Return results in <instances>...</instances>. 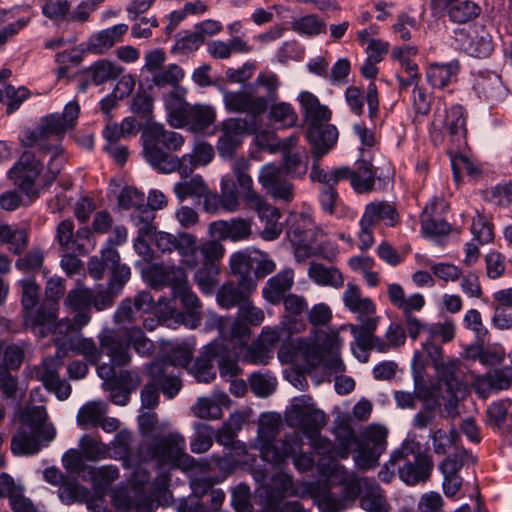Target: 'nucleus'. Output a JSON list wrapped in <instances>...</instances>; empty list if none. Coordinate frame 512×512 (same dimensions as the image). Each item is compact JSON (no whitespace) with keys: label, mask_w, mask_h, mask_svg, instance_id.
I'll return each mask as SVG.
<instances>
[{"label":"nucleus","mask_w":512,"mask_h":512,"mask_svg":"<svg viewBox=\"0 0 512 512\" xmlns=\"http://www.w3.org/2000/svg\"><path fill=\"white\" fill-rule=\"evenodd\" d=\"M92 290L76 287L64 298V306L75 315L72 319L65 318V332L78 333L91 321Z\"/></svg>","instance_id":"14"},{"label":"nucleus","mask_w":512,"mask_h":512,"mask_svg":"<svg viewBox=\"0 0 512 512\" xmlns=\"http://www.w3.org/2000/svg\"><path fill=\"white\" fill-rule=\"evenodd\" d=\"M152 282L155 287H170L172 294L178 291L180 287L189 283L185 271L181 267L174 265L155 267Z\"/></svg>","instance_id":"35"},{"label":"nucleus","mask_w":512,"mask_h":512,"mask_svg":"<svg viewBox=\"0 0 512 512\" xmlns=\"http://www.w3.org/2000/svg\"><path fill=\"white\" fill-rule=\"evenodd\" d=\"M338 445L335 453L340 458H347L350 448L357 443L354 453L356 465L363 470L376 467L382 453L387 447V429L380 425L368 426L357 441L354 430L349 426H341L336 431Z\"/></svg>","instance_id":"4"},{"label":"nucleus","mask_w":512,"mask_h":512,"mask_svg":"<svg viewBox=\"0 0 512 512\" xmlns=\"http://www.w3.org/2000/svg\"><path fill=\"white\" fill-rule=\"evenodd\" d=\"M258 180L272 198L291 202L294 198V185L288 181L280 166L267 164L262 167Z\"/></svg>","instance_id":"20"},{"label":"nucleus","mask_w":512,"mask_h":512,"mask_svg":"<svg viewBox=\"0 0 512 512\" xmlns=\"http://www.w3.org/2000/svg\"><path fill=\"white\" fill-rule=\"evenodd\" d=\"M126 24H117L92 35L87 42V51L94 54H103L119 42L127 32Z\"/></svg>","instance_id":"32"},{"label":"nucleus","mask_w":512,"mask_h":512,"mask_svg":"<svg viewBox=\"0 0 512 512\" xmlns=\"http://www.w3.org/2000/svg\"><path fill=\"white\" fill-rule=\"evenodd\" d=\"M300 349L312 367L323 366L329 374L345 371V365L340 357V339L337 332L319 330L315 333L313 343H305Z\"/></svg>","instance_id":"10"},{"label":"nucleus","mask_w":512,"mask_h":512,"mask_svg":"<svg viewBox=\"0 0 512 512\" xmlns=\"http://www.w3.org/2000/svg\"><path fill=\"white\" fill-rule=\"evenodd\" d=\"M143 155L146 161L161 173H171L179 164L173 153L184 144V137L167 130L162 124H148L142 131Z\"/></svg>","instance_id":"5"},{"label":"nucleus","mask_w":512,"mask_h":512,"mask_svg":"<svg viewBox=\"0 0 512 512\" xmlns=\"http://www.w3.org/2000/svg\"><path fill=\"white\" fill-rule=\"evenodd\" d=\"M173 295L174 299H179L186 313H181L182 322L195 328L201 321V305L197 295L191 290L189 283L180 287Z\"/></svg>","instance_id":"33"},{"label":"nucleus","mask_w":512,"mask_h":512,"mask_svg":"<svg viewBox=\"0 0 512 512\" xmlns=\"http://www.w3.org/2000/svg\"><path fill=\"white\" fill-rule=\"evenodd\" d=\"M207 185L200 175H195L189 180L178 182L174 185V193L180 201L188 197L202 198L206 193Z\"/></svg>","instance_id":"54"},{"label":"nucleus","mask_w":512,"mask_h":512,"mask_svg":"<svg viewBox=\"0 0 512 512\" xmlns=\"http://www.w3.org/2000/svg\"><path fill=\"white\" fill-rule=\"evenodd\" d=\"M364 222L367 221L375 226L380 221H388L390 226H394L397 222L398 213L396 209L385 201L371 202L365 206L362 215Z\"/></svg>","instance_id":"43"},{"label":"nucleus","mask_w":512,"mask_h":512,"mask_svg":"<svg viewBox=\"0 0 512 512\" xmlns=\"http://www.w3.org/2000/svg\"><path fill=\"white\" fill-rule=\"evenodd\" d=\"M209 354L215 356L221 377H236L240 373L238 366L239 350L225 340L209 343Z\"/></svg>","instance_id":"25"},{"label":"nucleus","mask_w":512,"mask_h":512,"mask_svg":"<svg viewBox=\"0 0 512 512\" xmlns=\"http://www.w3.org/2000/svg\"><path fill=\"white\" fill-rule=\"evenodd\" d=\"M216 119V112L210 105L195 104L190 105L183 114V120L180 125H173L174 128L188 127L195 133L204 132L211 126Z\"/></svg>","instance_id":"29"},{"label":"nucleus","mask_w":512,"mask_h":512,"mask_svg":"<svg viewBox=\"0 0 512 512\" xmlns=\"http://www.w3.org/2000/svg\"><path fill=\"white\" fill-rule=\"evenodd\" d=\"M270 102L269 120L279 123L282 127H293L296 125L298 115L292 105L287 102Z\"/></svg>","instance_id":"51"},{"label":"nucleus","mask_w":512,"mask_h":512,"mask_svg":"<svg viewBox=\"0 0 512 512\" xmlns=\"http://www.w3.org/2000/svg\"><path fill=\"white\" fill-rule=\"evenodd\" d=\"M185 439L179 433L155 435L138 448L139 458L144 462H155L158 467L194 466V458L185 453Z\"/></svg>","instance_id":"8"},{"label":"nucleus","mask_w":512,"mask_h":512,"mask_svg":"<svg viewBox=\"0 0 512 512\" xmlns=\"http://www.w3.org/2000/svg\"><path fill=\"white\" fill-rule=\"evenodd\" d=\"M0 243L8 244V250L15 255L22 254L29 244V233L23 228H13L10 225H0Z\"/></svg>","instance_id":"42"},{"label":"nucleus","mask_w":512,"mask_h":512,"mask_svg":"<svg viewBox=\"0 0 512 512\" xmlns=\"http://www.w3.org/2000/svg\"><path fill=\"white\" fill-rule=\"evenodd\" d=\"M92 231L88 226L74 231V223L70 219L62 220L56 228V240L64 252L85 255L91 243Z\"/></svg>","instance_id":"18"},{"label":"nucleus","mask_w":512,"mask_h":512,"mask_svg":"<svg viewBox=\"0 0 512 512\" xmlns=\"http://www.w3.org/2000/svg\"><path fill=\"white\" fill-rule=\"evenodd\" d=\"M287 422L291 427L300 428L309 437L317 436L326 425V415L316 408L312 397H295L287 413Z\"/></svg>","instance_id":"12"},{"label":"nucleus","mask_w":512,"mask_h":512,"mask_svg":"<svg viewBox=\"0 0 512 512\" xmlns=\"http://www.w3.org/2000/svg\"><path fill=\"white\" fill-rule=\"evenodd\" d=\"M298 100L307 122L306 138L312 146L311 153L314 158L310 178L312 181L334 188L340 181L349 179L351 169L344 166L326 171L320 167V159L333 148L338 139L337 128L328 123L332 113L308 91L301 92Z\"/></svg>","instance_id":"2"},{"label":"nucleus","mask_w":512,"mask_h":512,"mask_svg":"<svg viewBox=\"0 0 512 512\" xmlns=\"http://www.w3.org/2000/svg\"><path fill=\"white\" fill-rule=\"evenodd\" d=\"M203 43V38H201L195 28L194 31L186 30L176 35V42L171 49V53L189 54L196 51Z\"/></svg>","instance_id":"59"},{"label":"nucleus","mask_w":512,"mask_h":512,"mask_svg":"<svg viewBox=\"0 0 512 512\" xmlns=\"http://www.w3.org/2000/svg\"><path fill=\"white\" fill-rule=\"evenodd\" d=\"M276 434L275 427L271 425H262L259 427V436L265 440V444L261 450L263 459L270 463L280 464L284 462L286 458L295 454V448L288 441H280L275 445L271 444Z\"/></svg>","instance_id":"27"},{"label":"nucleus","mask_w":512,"mask_h":512,"mask_svg":"<svg viewBox=\"0 0 512 512\" xmlns=\"http://www.w3.org/2000/svg\"><path fill=\"white\" fill-rule=\"evenodd\" d=\"M434 369L439 381L445 386L446 391L452 396L457 397V393L461 391L463 386V382L458 375L459 361H443Z\"/></svg>","instance_id":"40"},{"label":"nucleus","mask_w":512,"mask_h":512,"mask_svg":"<svg viewBox=\"0 0 512 512\" xmlns=\"http://www.w3.org/2000/svg\"><path fill=\"white\" fill-rule=\"evenodd\" d=\"M376 178V169L368 160H358L356 168L351 169V176H349L352 188L360 194L369 193L374 189Z\"/></svg>","instance_id":"37"},{"label":"nucleus","mask_w":512,"mask_h":512,"mask_svg":"<svg viewBox=\"0 0 512 512\" xmlns=\"http://www.w3.org/2000/svg\"><path fill=\"white\" fill-rule=\"evenodd\" d=\"M283 173L293 178H301L307 172V156L304 151L284 149L282 155Z\"/></svg>","instance_id":"45"},{"label":"nucleus","mask_w":512,"mask_h":512,"mask_svg":"<svg viewBox=\"0 0 512 512\" xmlns=\"http://www.w3.org/2000/svg\"><path fill=\"white\" fill-rule=\"evenodd\" d=\"M100 344V357L107 356L109 363L97 366L99 377H110L113 368H122L130 364L129 341L125 330L103 329L97 336Z\"/></svg>","instance_id":"11"},{"label":"nucleus","mask_w":512,"mask_h":512,"mask_svg":"<svg viewBox=\"0 0 512 512\" xmlns=\"http://www.w3.org/2000/svg\"><path fill=\"white\" fill-rule=\"evenodd\" d=\"M62 351L57 349L55 356H49L43 359L39 366L34 368L35 378L42 382L44 388L56 395L59 400L67 399L71 394V386L59 377L61 368Z\"/></svg>","instance_id":"16"},{"label":"nucleus","mask_w":512,"mask_h":512,"mask_svg":"<svg viewBox=\"0 0 512 512\" xmlns=\"http://www.w3.org/2000/svg\"><path fill=\"white\" fill-rule=\"evenodd\" d=\"M123 72V68L107 59H99L87 69L80 71L79 91L86 92L90 84L96 86L115 80Z\"/></svg>","instance_id":"24"},{"label":"nucleus","mask_w":512,"mask_h":512,"mask_svg":"<svg viewBox=\"0 0 512 512\" xmlns=\"http://www.w3.org/2000/svg\"><path fill=\"white\" fill-rule=\"evenodd\" d=\"M400 461L404 464L397 468L399 477L408 485L426 482L434 467L432 457L422 452L420 444L415 441H404L401 447L391 454L392 466H396Z\"/></svg>","instance_id":"9"},{"label":"nucleus","mask_w":512,"mask_h":512,"mask_svg":"<svg viewBox=\"0 0 512 512\" xmlns=\"http://www.w3.org/2000/svg\"><path fill=\"white\" fill-rule=\"evenodd\" d=\"M512 383V366L493 369L485 376L476 380V385L486 384L489 388L503 390L508 389Z\"/></svg>","instance_id":"53"},{"label":"nucleus","mask_w":512,"mask_h":512,"mask_svg":"<svg viewBox=\"0 0 512 512\" xmlns=\"http://www.w3.org/2000/svg\"><path fill=\"white\" fill-rule=\"evenodd\" d=\"M481 13V7L472 0H459L445 15L454 24H466L475 20Z\"/></svg>","instance_id":"48"},{"label":"nucleus","mask_w":512,"mask_h":512,"mask_svg":"<svg viewBox=\"0 0 512 512\" xmlns=\"http://www.w3.org/2000/svg\"><path fill=\"white\" fill-rule=\"evenodd\" d=\"M213 361H215V356L209 354L208 344L188 370L194 375L198 382L210 383L216 377Z\"/></svg>","instance_id":"47"},{"label":"nucleus","mask_w":512,"mask_h":512,"mask_svg":"<svg viewBox=\"0 0 512 512\" xmlns=\"http://www.w3.org/2000/svg\"><path fill=\"white\" fill-rule=\"evenodd\" d=\"M344 305L352 312L359 315H373L376 306L370 298H364L361 295L360 288L352 283L347 284L343 293Z\"/></svg>","instance_id":"41"},{"label":"nucleus","mask_w":512,"mask_h":512,"mask_svg":"<svg viewBox=\"0 0 512 512\" xmlns=\"http://www.w3.org/2000/svg\"><path fill=\"white\" fill-rule=\"evenodd\" d=\"M187 92V89L179 84L164 96L168 122L171 126L181 124L184 112L191 105L186 101Z\"/></svg>","instance_id":"34"},{"label":"nucleus","mask_w":512,"mask_h":512,"mask_svg":"<svg viewBox=\"0 0 512 512\" xmlns=\"http://www.w3.org/2000/svg\"><path fill=\"white\" fill-rule=\"evenodd\" d=\"M105 413L106 405L104 403L88 402L78 411L77 423L83 429H87L89 426L96 427Z\"/></svg>","instance_id":"52"},{"label":"nucleus","mask_w":512,"mask_h":512,"mask_svg":"<svg viewBox=\"0 0 512 512\" xmlns=\"http://www.w3.org/2000/svg\"><path fill=\"white\" fill-rule=\"evenodd\" d=\"M294 284V275L291 269L280 271L266 282L262 289L263 298L272 305H279L290 293Z\"/></svg>","instance_id":"30"},{"label":"nucleus","mask_w":512,"mask_h":512,"mask_svg":"<svg viewBox=\"0 0 512 512\" xmlns=\"http://www.w3.org/2000/svg\"><path fill=\"white\" fill-rule=\"evenodd\" d=\"M21 427L11 439L14 455H34L56 436L51 423H46L47 412L43 406L25 408L20 414Z\"/></svg>","instance_id":"6"},{"label":"nucleus","mask_w":512,"mask_h":512,"mask_svg":"<svg viewBox=\"0 0 512 512\" xmlns=\"http://www.w3.org/2000/svg\"><path fill=\"white\" fill-rule=\"evenodd\" d=\"M44 252L40 247H32L27 252L18 255L15 267L26 274L34 275L39 272L44 264Z\"/></svg>","instance_id":"50"},{"label":"nucleus","mask_w":512,"mask_h":512,"mask_svg":"<svg viewBox=\"0 0 512 512\" xmlns=\"http://www.w3.org/2000/svg\"><path fill=\"white\" fill-rule=\"evenodd\" d=\"M153 241L162 253L177 251L181 262L189 269H196L194 280L204 294H212L218 285L220 262L225 254L224 246L217 240L197 244V238L190 233L173 235L156 232Z\"/></svg>","instance_id":"1"},{"label":"nucleus","mask_w":512,"mask_h":512,"mask_svg":"<svg viewBox=\"0 0 512 512\" xmlns=\"http://www.w3.org/2000/svg\"><path fill=\"white\" fill-rule=\"evenodd\" d=\"M281 303L286 313L283 316V324L289 325V330L298 329V319L308 307L306 299L301 295L288 293Z\"/></svg>","instance_id":"44"},{"label":"nucleus","mask_w":512,"mask_h":512,"mask_svg":"<svg viewBox=\"0 0 512 512\" xmlns=\"http://www.w3.org/2000/svg\"><path fill=\"white\" fill-rule=\"evenodd\" d=\"M249 131L246 118L231 117L219 125V137L216 145L218 154L223 159L232 160L242 146L245 135Z\"/></svg>","instance_id":"15"},{"label":"nucleus","mask_w":512,"mask_h":512,"mask_svg":"<svg viewBox=\"0 0 512 512\" xmlns=\"http://www.w3.org/2000/svg\"><path fill=\"white\" fill-rule=\"evenodd\" d=\"M433 450L437 455H445L451 446H456L460 439L458 431L452 427L449 432L437 429L431 432Z\"/></svg>","instance_id":"60"},{"label":"nucleus","mask_w":512,"mask_h":512,"mask_svg":"<svg viewBox=\"0 0 512 512\" xmlns=\"http://www.w3.org/2000/svg\"><path fill=\"white\" fill-rule=\"evenodd\" d=\"M459 68L457 60L449 63H432L427 70V80L433 87L443 89L457 80Z\"/></svg>","instance_id":"38"},{"label":"nucleus","mask_w":512,"mask_h":512,"mask_svg":"<svg viewBox=\"0 0 512 512\" xmlns=\"http://www.w3.org/2000/svg\"><path fill=\"white\" fill-rule=\"evenodd\" d=\"M193 357V349L187 343L173 345L166 355L158 361H166L171 365V369L175 367L188 368Z\"/></svg>","instance_id":"57"},{"label":"nucleus","mask_w":512,"mask_h":512,"mask_svg":"<svg viewBox=\"0 0 512 512\" xmlns=\"http://www.w3.org/2000/svg\"><path fill=\"white\" fill-rule=\"evenodd\" d=\"M442 355L443 350L439 345H436L432 341L423 343L422 350L415 351L413 356L412 371L415 378L421 377L428 364H431L435 368L443 362Z\"/></svg>","instance_id":"36"},{"label":"nucleus","mask_w":512,"mask_h":512,"mask_svg":"<svg viewBox=\"0 0 512 512\" xmlns=\"http://www.w3.org/2000/svg\"><path fill=\"white\" fill-rule=\"evenodd\" d=\"M184 75V70L179 65L169 64L165 69H160L151 75V80L158 88L166 86H171L173 88L179 85L180 81L184 78Z\"/></svg>","instance_id":"58"},{"label":"nucleus","mask_w":512,"mask_h":512,"mask_svg":"<svg viewBox=\"0 0 512 512\" xmlns=\"http://www.w3.org/2000/svg\"><path fill=\"white\" fill-rule=\"evenodd\" d=\"M92 231L88 226L74 231V223L70 219L62 220L56 228V240L64 252L85 255L91 243Z\"/></svg>","instance_id":"17"},{"label":"nucleus","mask_w":512,"mask_h":512,"mask_svg":"<svg viewBox=\"0 0 512 512\" xmlns=\"http://www.w3.org/2000/svg\"><path fill=\"white\" fill-rule=\"evenodd\" d=\"M309 278L320 286L338 289L344 284V277L336 267H327L322 263L312 262L308 269Z\"/></svg>","instance_id":"39"},{"label":"nucleus","mask_w":512,"mask_h":512,"mask_svg":"<svg viewBox=\"0 0 512 512\" xmlns=\"http://www.w3.org/2000/svg\"><path fill=\"white\" fill-rule=\"evenodd\" d=\"M280 84L275 73H259L243 89L223 93L225 108L231 113H246L255 120L268 110L270 102L278 99Z\"/></svg>","instance_id":"3"},{"label":"nucleus","mask_w":512,"mask_h":512,"mask_svg":"<svg viewBox=\"0 0 512 512\" xmlns=\"http://www.w3.org/2000/svg\"><path fill=\"white\" fill-rule=\"evenodd\" d=\"M195 437L190 443L193 453L200 454L208 451L213 444V429L205 423H195Z\"/></svg>","instance_id":"63"},{"label":"nucleus","mask_w":512,"mask_h":512,"mask_svg":"<svg viewBox=\"0 0 512 512\" xmlns=\"http://www.w3.org/2000/svg\"><path fill=\"white\" fill-rule=\"evenodd\" d=\"M220 195L222 198L224 211L234 212L238 210L241 193L237 189L236 183L231 177L225 176L221 179Z\"/></svg>","instance_id":"61"},{"label":"nucleus","mask_w":512,"mask_h":512,"mask_svg":"<svg viewBox=\"0 0 512 512\" xmlns=\"http://www.w3.org/2000/svg\"><path fill=\"white\" fill-rule=\"evenodd\" d=\"M292 29L308 36H315L326 31V23L316 15H305L292 22Z\"/></svg>","instance_id":"62"},{"label":"nucleus","mask_w":512,"mask_h":512,"mask_svg":"<svg viewBox=\"0 0 512 512\" xmlns=\"http://www.w3.org/2000/svg\"><path fill=\"white\" fill-rule=\"evenodd\" d=\"M0 490L2 495L9 500L13 512H38L33 502L24 495V487L16 484L8 473L0 474Z\"/></svg>","instance_id":"28"},{"label":"nucleus","mask_w":512,"mask_h":512,"mask_svg":"<svg viewBox=\"0 0 512 512\" xmlns=\"http://www.w3.org/2000/svg\"><path fill=\"white\" fill-rule=\"evenodd\" d=\"M360 506L367 512L390 511V505L379 485L371 486L365 490L360 498Z\"/></svg>","instance_id":"49"},{"label":"nucleus","mask_w":512,"mask_h":512,"mask_svg":"<svg viewBox=\"0 0 512 512\" xmlns=\"http://www.w3.org/2000/svg\"><path fill=\"white\" fill-rule=\"evenodd\" d=\"M108 271L110 272V277L107 287H109L114 294H121L124 286L130 280V267L126 264H121L119 260L114 265H111Z\"/></svg>","instance_id":"64"},{"label":"nucleus","mask_w":512,"mask_h":512,"mask_svg":"<svg viewBox=\"0 0 512 512\" xmlns=\"http://www.w3.org/2000/svg\"><path fill=\"white\" fill-rule=\"evenodd\" d=\"M154 307V300L150 292L141 291L134 299L124 298L113 315L117 325L133 324L143 313H148Z\"/></svg>","instance_id":"21"},{"label":"nucleus","mask_w":512,"mask_h":512,"mask_svg":"<svg viewBox=\"0 0 512 512\" xmlns=\"http://www.w3.org/2000/svg\"><path fill=\"white\" fill-rule=\"evenodd\" d=\"M120 260L118 251L108 246L101 250V256L92 257L88 262L89 274L96 280L102 279L106 270H109L111 265H114Z\"/></svg>","instance_id":"46"},{"label":"nucleus","mask_w":512,"mask_h":512,"mask_svg":"<svg viewBox=\"0 0 512 512\" xmlns=\"http://www.w3.org/2000/svg\"><path fill=\"white\" fill-rule=\"evenodd\" d=\"M467 115L463 106H451L445 114L444 129L452 145L451 149L461 151L467 146Z\"/></svg>","instance_id":"23"},{"label":"nucleus","mask_w":512,"mask_h":512,"mask_svg":"<svg viewBox=\"0 0 512 512\" xmlns=\"http://www.w3.org/2000/svg\"><path fill=\"white\" fill-rule=\"evenodd\" d=\"M155 219V211L149 205H142L131 213V220L137 227V233L142 235H153L156 226L153 221Z\"/></svg>","instance_id":"55"},{"label":"nucleus","mask_w":512,"mask_h":512,"mask_svg":"<svg viewBox=\"0 0 512 512\" xmlns=\"http://www.w3.org/2000/svg\"><path fill=\"white\" fill-rule=\"evenodd\" d=\"M92 231L88 226L74 231V223L70 219L62 220L56 228V240L64 252L85 255L91 243Z\"/></svg>","instance_id":"19"},{"label":"nucleus","mask_w":512,"mask_h":512,"mask_svg":"<svg viewBox=\"0 0 512 512\" xmlns=\"http://www.w3.org/2000/svg\"><path fill=\"white\" fill-rule=\"evenodd\" d=\"M58 304L41 301L35 307L23 312L24 325L38 337L44 338L59 331H65V319L58 321Z\"/></svg>","instance_id":"13"},{"label":"nucleus","mask_w":512,"mask_h":512,"mask_svg":"<svg viewBox=\"0 0 512 512\" xmlns=\"http://www.w3.org/2000/svg\"><path fill=\"white\" fill-rule=\"evenodd\" d=\"M68 129L70 128L63 117H60L59 114H51L46 116L41 125L32 131V137H42V135L63 137Z\"/></svg>","instance_id":"56"},{"label":"nucleus","mask_w":512,"mask_h":512,"mask_svg":"<svg viewBox=\"0 0 512 512\" xmlns=\"http://www.w3.org/2000/svg\"><path fill=\"white\" fill-rule=\"evenodd\" d=\"M253 260L244 251L234 253L230 258V269L234 279L226 281L217 290L216 300L224 309L239 308L249 300L257 287L256 281L251 276Z\"/></svg>","instance_id":"7"},{"label":"nucleus","mask_w":512,"mask_h":512,"mask_svg":"<svg viewBox=\"0 0 512 512\" xmlns=\"http://www.w3.org/2000/svg\"><path fill=\"white\" fill-rule=\"evenodd\" d=\"M147 375L168 399L174 398L182 388L179 374L166 361H152L147 367Z\"/></svg>","instance_id":"22"},{"label":"nucleus","mask_w":512,"mask_h":512,"mask_svg":"<svg viewBox=\"0 0 512 512\" xmlns=\"http://www.w3.org/2000/svg\"><path fill=\"white\" fill-rule=\"evenodd\" d=\"M250 166L251 163L248 159L240 157L234 160L232 170L236 177V187L245 204L253 203L255 205L260 201V194L253 189V180L247 173Z\"/></svg>","instance_id":"31"},{"label":"nucleus","mask_w":512,"mask_h":512,"mask_svg":"<svg viewBox=\"0 0 512 512\" xmlns=\"http://www.w3.org/2000/svg\"><path fill=\"white\" fill-rule=\"evenodd\" d=\"M209 231L218 240L243 241L252 234V221L244 218L214 221L210 224Z\"/></svg>","instance_id":"26"}]
</instances>
